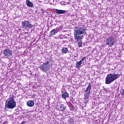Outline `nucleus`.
Masks as SVG:
<instances>
[{
  "mask_svg": "<svg viewBox=\"0 0 124 124\" xmlns=\"http://www.w3.org/2000/svg\"><path fill=\"white\" fill-rule=\"evenodd\" d=\"M86 29L83 27H76L74 30V38L76 41H79L80 39H83L85 36Z\"/></svg>",
  "mask_w": 124,
  "mask_h": 124,
  "instance_id": "1",
  "label": "nucleus"
},
{
  "mask_svg": "<svg viewBox=\"0 0 124 124\" xmlns=\"http://www.w3.org/2000/svg\"><path fill=\"white\" fill-rule=\"evenodd\" d=\"M121 74H109L107 76L105 79V84H109L113 83L115 80H117L118 78H120Z\"/></svg>",
  "mask_w": 124,
  "mask_h": 124,
  "instance_id": "2",
  "label": "nucleus"
},
{
  "mask_svg": "<svg viewBox=\"0 0 124 124\" xmlns=\"http://www.w3.org/2000/svg\"><path fill=\"white\" fill-rule=\"evenodd\" d=\"M92 90V85L89 84L88 86L86 88V90L85 91L84 93V107L87 106V104H88V102H89V97L91 95V90Z\"/></svg>",
  "mask_w": 124,
  "mask_h": 124,
  "instance_id": "3",
  "label": "nucleus"
},
{
  "mask_svg": "<svg viewBox=\"0 0 124 124\" xmlns=\"http://www.w3.org/2000/svg\"><path fill=\"white\" fill-rule=\"evenodd\" d=\"M5 107L8 109H14V108L16 107V102H15L14 99V95H12L8 102L5 103Z\"/></svg>",
  "mask_w": 124,
  "mask_h": 124,
  "instance_id": "4",
  "label": "nucleus"
},
{
  "mask_svg": "<svg viewBox=\"0 0 124 124\" xmlns=\"http://www.w3.org/2000/svg\"><path fill=\"white\" fill-rule=\"evenodd\" d=\"M50 67L51 64H50V62H49V61H47L46 62L43 63V64L39 66L38 68L41 71L46 73V72L50 70Z\"/></svg>",
  "mask_w": 124,
  "mask_h": 124,
  "instance_id": "5",
  "label": "nucleus"
},
{
  "mask_svg": "<svg viewBox=\"0 0 124 124\" xmlns=\"http://www.w3.org/2000/svg\"><path fill=\"white\" fill-rule=\"evenodd\" d=\"M106 43L108 46L112 47V46H114V45L116 43V40L115 39V38L110 37L107 39Z\"/></svg>",
  "mask_w": 124,
  "mask_h": 124,
  "instance_id": "6",
  "label": "nucleus"
},
{
  "mask_svg": "<svg viewBox=\"0 0 124 124\" xmlns=\"http://www.w3.org/2000/svg\"><path fill=\"white\" fill-rule=\"evenodd\" d=\"M22 27L24 29H32L33 25L28 21H24L22 23Z\"/></svg>",
  "mask_w": 124,
  "mask_h": 124,
  "instance_id": "7",
  "label": "nucleus"
},
{
  "mask_svg": "<svg viewBox=\"0 0 124 124\" xmlns=\"http://www.w3.org/2000/svg\"><path fill=\"white\" fill-rule=\"evenodd\" d=\"M3 55L5 58H8L12 55V51L8 48L5 49L3 50Z\"/></svg>",
  "mask_w": 124,
  "mask_h": 124,
  "instance_id": "8",
  "label": "nucleus"
},
{
  "mask_svg": "<svg viewBox=\"0 0 124 124\" xmlns=\"http://www.w3.org/2000/svg\"><path fill=\"white\" fill-rule=\"evenodd\" d=\"M55 12L57 14H64L66 12V10L56 9Z\"/></svg>",
  "mask_w": 124,
  "mask_h": 124,
  "instance_id": "9",
  "label": "nucleus"
},
{
  "mask_svg": "<svg viewBox=\"0 0 124 124\" xmlns=\"http://www.w3.org/2000/svg\"><path fill=\"white\" fill-rule=\"evenodd\" d=\"M26 4L28 7H33V4L30 0H26Z\"/></svg>",
  "mask_w": 124,
  "mask_h": 124,
  "instance_id": "10",
  "label": "nucleus"
},
{
  "mask_svg": "<svg viewBox=\"0 0 124 124\" xmlns=\"http://www.w3.org/2000/svg\"><path fill=\"white\" fill-rule=\"evenodd\" d=\"M27 105L29 107H32L34 105V102H33V101L30 100L27 102Z\"/></svg>",
  "mask_w": 124,
  "mask_h": 124,
  "instance_id": "11",
  "label": "nucleus"
},
{
  "mask_svg": "<svg viewBox=\"0 0 124 124\" xmlns=\"http://www.w3.org/2000/svg\"><path fill=\"white\" fill-rule=\"evenodd\" d=\"M62 97L64 98V99H66L67 97H69V95L68 93L65 92L62 94Z\"/></svg>",
  "mask_w": 124,
  "mask_h": 124,
  "instance_id": "12",
  "label": "nucleus"
},
{
  "mask_svg": "<svg viewBox=\"0 0 124 124\" xmlns=\"http://www.w3.org/2000/svg\"><path fill=\"white\" fill-rule=\"evenodd\" d=\"M82 63L81 62V61L77 62V63L76 65V68L78 69L80 68V67H81V64H82Z\"/></svg>",
  "mask_w": 124,
  "mask_h": 124,
  "instance_id": "13",
  "label": "nucleus"
},
{
  "mask_svg": "<svg viewBox=\"0 0 124 124\" xmlns=\"http://www.w3.org/2000/svg\"><path fill=\"white\" fill-rule=\"evenodd\" d=\"M56 34V30L55 29H53L49 33L50 36H52L53 35H55V34Z\"/></svg>",
  "mask_w": 124,
  "mask_h": 124,
  "instance_id": "14",
  "label": "nucleus"
},
{
  "mask_svg": "<svg viewBox=\"0 0 124 124\" xmlns=\"http://www.w3.org/2000/svg\"><path fill=\"white\" fill-rule=\"evenodd\" d=\"M60 111H63V110H65V107L63 106V104H61L60 105Z\"/></svg>",
  "mask_w": 124,
  "mask_h": 124,
  "instance_id": "15",
  "label": "nucleus"
},
{
  "mask_svg": "<svg viewBox=\"0 0 124 124\" xmlns=\"http://www.w3.org/2000/svg\"><path fill=\"white\" fill-rule=\"evenodd\" d=\"M62 51L64 54H65V53H67V52L68 51V48L67 47H63Z\"/></svg>",
  "mask_w": 124,
  "mask_h": 124,
  "instance_id": "16",
  "label": "nucleus"
},
{
  "mask_svg": "<svg viewBox=\"0 0 124 124\" xmlns=\"http://www.w3.org/2000/svg\"><path fill=\"white\" fill-rule=\"evenodd\" d=\"M84 61H86V57H84L83 58H82L80 62H81L82 63H84V62H84Z\"/></svg>",
  "mask_w": 124,
  "mask_h": 124,
  "instance_id": "17",
  "label": "nucleus"
},
{
  "mask_svg": "<svg viewBox=\"0 0 124 124\" xmlns=\"http://www.w3.org/2000/svg\"><path fill=\"white\" fill-rule=\"evenodd\" d=\"M82 42H78V47H82Z\"/></svg>",
  "mask_w": 124,
  "mask_h": 124,
  "instance_id": "18",
  "label": "nucleus"
},
{
  "mask_svg": "<svg viewBox=\"0 0 124 124\" xmlns=\"http://www.w3.org/2000/svg\"><path fill=\"white\" fill-rule=\"evenodd\" d=\"M70 122L71 123V124H74V120H73V119L72 118H70Z\"/></svg>",
  "mask_w": 124,
  "mask_h": 124,
  "instance_id": "19",
  "label": "nucleus"
},
{
  "mask_svg": "<svg viewBox=\"0 0 124 124\" xmlns=\"http://www.w3.org/2000/svg\"><path fill=\"white\" fill-rule=\"evenodd\" d=\"M121 93L122 95H124V89L121 91Z\"/></svg>",
  "mask_w": 124,
  "mask_h": 124,
  "instance_id": "20",
  "label": "nucleus"
},
{
  "mask_svg": "<svg viewBox=\"0 0 124 124\" xmlns=\"http://www.w3.org/2000/svg\"><path fill=\"white\" fill-rule=\"evenodd\" d=\"M20 124H25V122L23 121Z\"/></svg>",
  "mask_w": 124,
  "mask_h": 124,
  "instance_id": "21",
  "label": "nucleus"
}]
</instances>
